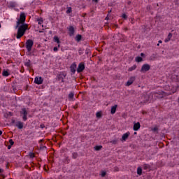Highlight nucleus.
<instances>
[{
	"instance_id": "obj_1",
	"label": "nucleus",
	"mask_w": 179,
	"mask_h": 179,
	"mask_svg": "<svg viewBox=\"0 0 179 179\" xmlns=\"http://www.w3.org/2000/svg\"><path fill=\"white\" fill-rule=\"evenodd\" d=\"M26 22V15L24 13H21L20 15V19L17 21L16 28L18 27L16 38L19 40L24 36L26 30H29V24L24 23Z\"/></svg>"
},
{
	"instance_id": "obj_2",
	"label": "nucleus",
	"mask_w": 179,
	"mask_h": 179,
	"mask_svg": "<svg viewBox=\"0 0 179 179\" xmlns=\"http://www.w3.org/2000/svg\"><path fill=\"white\" fill-rule=\"evenodd\" d=\"M167 94H171V93L168 92H164L162 91H159L156 93H152L149 97V99L147 100V101H154V100H156V99H163V97H166Z\"/></svg>"
},
{
	"instance_id": "obj_3",
	"label": "nucleus",
	"mask_w": 179,
	"mask_h": 179,
	"mask_svg": "<svg viewBox=\"0 0 179 179\" xmlns=\"http://www.w3.org/2000/svg\"><path fill=\"white\" fill-rule=\"evenodd\" d=\"M34 44V42L31 39H28L26 42V48L28 52H30L31 51V48H33V45Z\"/></svg>"
},
{
	"instance_id": "obj_4",
	"label": "nucleus",
	"mask_w": 179,
	"mask_h": 179,
	"mask_svg": "<svg viewBox=\"0 0 179 179\" xmlns=\"http://www.w3.org/2000/svg\"><path fill=\"white\" fill-rule=\"evenodd\" d=\"M150 70V65H149L148 64H145L142 66L141 69V72H142L143 73H145V72H148V71Z\"/></svg>"
},
{
	"instance_id": "obj_5",
	"label": "nucleus",
	"mask_w": 179,
	"mask_h": 179,
	"mask_svg": "<svg viewBox=\"0 0 179 179\" xmlns=\"http://www.w3.org/2000/svg\"><path fill=\"white\" fill-rule=\"evenodd\" d=\"M83 71H85V63L81 62L78 64L77 72L78 73H80V72H83Z\"/></svg>"
},
{
	"instance_id": "obj_6",
	"label": "nucleus",
	"mask_w": 179,
	"mask_h": 179,
	"mask_svg": "<svg viewBox=\"0 0 179 179\" xmlns=\"http://www.w3.org/2000/svg\"><path fill=\"white\" fill-rule=\"evenodd\" d=\"M66 76V73H60L57 76V78L59 79V80H60V82H64V79H65Z\"/></svg>"
},
{
	"instance_id": "obj_7",
	"label": "nucleus",
	"mask_w": 179,
	"mask_h": 179,
	"mask_svg": "<svg viewBox=\"0 0 179 179\" xmlns=\"http://www.w3.org/2000/svg\"><path fill=\"white\" fill-rule=\"evenodd\" d=\"M135 76L130 77L128 81L127 82L126 86H131V85H132V83L135 82Z\"/></svg>"
},
{
	"instance_id": "obj_8",
	"label": "nucleus",
	"mask_w": 179,
	"mask_h": 179,
	"mask_svg": "<svg viewBox=\"0 0 179 179\" xmlns=\"http://www.w3.org/2000/svg\"><path fill=\"white\" fill-rule=\"evenodd\" d=\"M43 78L41 77H36L34 79V83L36 85H41L43 83Z\"/></svg>"
},
{
	"instance_id": "obj_9",
	"label": "nucleus",
	"mask_w": 179,
	"mask_h": 179,
	"mask_svg": "<svg viewBox=\"0 0 179 179\" xmlns=\"http://www.w3.org/2000/svg\"><path fill=\"white\" fill-rule=\"evenodd\" d=\"M129 135H131V134L129 132H127V133L124 134L122 136V141L123 142H125V141H127L128 139V138L129 137Z\"/></svg>"
},
{
	"instance_id": "obj_10",
	"label": "nucleus",
	"mask_w": 179,
	"mask_h": 179,
	"mask_svg": "<svg viewBox=\"0 0 179 179\" xmlns=\"http://www.w3.org/2000/svg\"><path fill=\"white\" fill-rule=\"evenodd\" d=\"M71 72L75 73L76 72V63H73L70 66Z\"/></svg>"
},
{
	"instance_id": "obj_11",
	"label": "nucleus",
	"mask_w": 179,
	"mask_h": 179,
	"mask_svg": "<svg viewBox=\"0 0 179 179\" xmlns=\"http://www.w3.org/2000/svg\"><path fill=\"white\" fill-rule=\"evenodd\" d=\"M69 34L71 36H73V34H75V28H73V27L71 26L69 27Z\"/></svg>"
},
{
	"instance_id": "obj_12",
	"label": "nucleus",
	"mask_w": 179,
	"mask_h": 179,
	"mask_svg": "<svg viewBox=\"0 0 179 179\" xmlns=\"http://www.w3.org/2000/svg\"><path fill=\"white\" fill-rule=\"evenodd\" d=\"M140 129H141V123L139 122L134 123L133 127L134 131H139Z\"/></svg>"
},
{
	"instance_id": "obj_13",
	"label": "nucleus",
	"mask_w": 179,
	"mask_h": 179,
	"mask_svg": "<svg viewBox=\"0 0 179 179\" xmlns=\"http://www.w3.org/2000/svg\"><path fill=\"white\" fill-rule=\"evenodd\" d=\"M53 40L55 43H57L58 44L57 47L58 48H59V47H61V45H59V43H61V41H59V38H58V36H55Z\"/></svg>"
},
{
	"instance_id": "obj_14",
	"label": "nucleus",
	"mask_w": 179,
	"mask_h": 179,
	"mask_svg": "<svg viewBox=\"0 0 179 179\" xmlns=\"http://www.w3.org/2000/svg\"><path fill=\"white\" fill-rule=\"evenodd\" d=\"M117 105H115L111 107L110 109V114H115V112L117 111Z\"/></svg>"
},
{
	"instance_id": "obj_15",
	"label": "nucleus",
	"mask_w": 179,
	"mask_h": 179,
	"mask_svg": "<svg viewBox=\"0 0 179 179\" xmlns=\"http://www.w3.org/2000/svg\"><path fill=\"white\" fill-rule=\"evenodd\" d=\"M171 37H173V34L171 33H169L167 38L165 39V43H169L170 40H171Z\"/></svg>"
},
{
	"instance_id": "obj_16",
	"label": "nucleus",
	"mask_w": 179,
	"mask_h": 179,
	"mask_svg": "<svg viewBox=\"0 0 179 179\" xmlns=\"http://www.w3.org/2000/svg\"><path fill=\"white\" fill-rule=\"evenodd\" d=\"M16 127H17L19 129H22L23 128V123L22 122H18Z\"/></svg>"
},
{
	"instance_id": "obj_17",
	"label": "nucleus",
	"mask_w": 179,
	"mask_h": 179,
	"mask_svg": "<svg viewBox=\"0 0 179 179\" xmlns=\"http://www.w3.org/2000/svg\"><path fill=\"white\" fill-rule=\"evenodd\" d=\"M136 69V65H133L131 67L129 68V72H132V71H135Z\"/></svg>"
},
{
	"instance_id": "obj_18",
	"label": "nucleus",
	"mask_w": 179,
	"mask_h": 179,
	"mask_svg": "<svg viewBox=\"0 0 179 179\" xmlns=\"http://www.w3.org/2000/svg\"><path fill=\"white\" fill-rule=\"evenodd\" d=\"M135 61L136 62H142V61H143V59H142V57H136L135 58Z\"/></svg>"
},
{
	"instance_id": "obj_19",
	"label": "nucleus",
	"mask_w": 179,
	"mask_h": 179,
	"mask_svg": "<svg viewBox=\"0 0 179 179\" xmlns=\"http://www.w3.org/2000/svg\"><path fill=\"white\" fill-rule=\"evenodd\" d=\"M75 96V94L72 92H71L69 94V100H73V96Z\"/></svg>"
},
{
	"instance_id": "obj_20",
	"label": "nucleus",
	"mask_w": 179,
	"mask_h": 179,
	"mask_svg": "<svg viewBox=\"0 0 179 179\" xmlns=\"http://www.w3.org/2000/svg\"><path fill=\"white\" fill-rule=\"evenodd\" d=\"M137 174H138V176H141L142 174V168L138 167L137 169Z\"/></svg>"
},
{
	"instance_id": "obj_21",
	"label": "nucleus",
	"mask_w": 179,
	"mask_h": 179,
	"mask_svg": "<svg viewBox=\"0 0 179 179\" xmlns=\"http://www.w3.org/2000/svg\"><path fill=\"white\" fill-rule=\"evenodd\" d=\"M76 41H80V40H82V36L81 35H77L76 36Z\"/></svg>"
},
{
	"instance_id": "obj_22",
	"label": "nucleus",
	"mask_w": 179,
	"mask_h": 179,
	"mask_svg": "<svg viewBox=\"0 0 179 179\" xmlns=\"http://www.w3.org/2000/svg\"><path fill=\"white\" fill-rule=\"evenodd\" d=\"M103 148L101 145H96L94 147V150H101V149Z\"/></svg>"
},
{
	"instance_id": "obj_23",
	"label": "nucleus",
	"mask_w": 179,
	"mask_h": 179,
	"mask_svg": "<svg viewBox=\"0 0 179 179\" xmlns=\"http://www.w3.org/2000/svg\"><path fill=\"white\" fill-rule=\"evenodd\" d=\"M22 114H23V115H27V111L26 110V109L25 108H23L22 110Z\"/></svg>"
},
{
	"instance_id": "obj_24",
	"label": "nucleus",
	"mask_w": 179,
	"mask_h": 179,
	"mask_svg": "<svg viewBox=\"0 0 179 179\" xmlns=\"http://www.w3.org/2000/svg\"><path fill=\"white\" fill-rule=\"evenodd\" d=\"M96 118H101V112H97L96 114Z\"/></svg>"
},
{
	"instance_id": "obj_25",
	"label": "nucleus",
	"mask_w": 179,
	"mask_h": 179,
	"mask_svg": "<svg viewBox=\"0 0 179 179\" xmlns=\"http://www.w3.org/2000/svg\"><path fill=\"white\" fill-rule=\"evenodd\" d=\"M3 76H9V73L6 71L3 72Z\"/></svg>"
},
{
	"instance_id": "obj_26",
	"label": "nucleus",
	"mask_w": 179,
	"mask_h": 179,
	"mask_svg": "<svg viewBox=\"0 0 179 179\" xmlns=\"http://www.w3.org/2000/svg\"><path fill=\"white\" fill-rule=\"evenodd\" d=\"M106 174H107V173L106 171H102L101 172V177H106Z\"/></svg>"
},
{
	"instance_id": "obj_27",
	"label": "nucleus",
	"mask_w": 179,
	"mask_h": 179,
	"mask_svg": "<svg viewBox=\"0 0 179 179\" xmlns=\"http://www.w3.org/2000/svg\"><path fill=\"white\" fill-rule=\"evenodd\" d=\"M72 12V8L69 7L66 10V13H71Z\"/></svg>"
},
{
	"instance_id": "obj_28",
	"label": "nucleus",
	"mask_w": 179,
	"mask_h": 179,
	"mask_svg": "<svg viewBox=\"0 0 179 179\" xmlns=\"http://www.w3.org/2000/svg\"><path fill=\"white\" fill-rule=\"evenodd\" d=\"M10 6H11V8H15V6H16V3H13V2L10 3Z\"/></svg>"
},
{
	"instance_id": "obj_29",
	"label": "nucleus",
	"mask_w": 179,
	"mask_h": 179,
	"mask_svg": "<svg viewBox=\"0 0 179 179\" xmlns=\"http://www.w3.org/2000/svg\"><path fill=\"white\" fill-rule=\"evenodd\" d=\"M76 157H78V153L73 152V159H76Z\"/></svg>"
},
{
	"instance_id": "obj_30",
	"label": "nucleus",
	"mask_w": 179,
	"mask_h": 179,
	"mask_svg": "<svg viewBox=\"0 0 179 179\" xmlns=\"http://www.w3.org/2000/svg\"><path fill=\"white\" fill-rule=\"evenodd\" d=\"M38 24H41L43 23V18L38 20Z\"/></svg>"
},
{
	"instance_id": "obj_31",
	"label": "nucleus",
	"mask_w": 179,
	"mask_h": 179,
	"mask_svg": "<svg viewBox=\"0 0 179 179\" xmlns=\"http://www.w3.org/2000/svg\"><path fill=\"white\" fill-rule=\"evenodd\" d=\"M24 121H26V120H27V115H24L22 117Z\"/></svg>"
},
{
	"instance_id": "obj_32",
	"label": "nucleus",
	"mask_w": 179,
	"mask_h": 179,
	"mask_svg": "<svg viewBox=\"0 0 179 179\" xmlns=\"http://www.w3.org/2000/svg\"><path fill=\"white\" fill-rule=\"evenodd\" d=\"M110 143H113V145H116L117 140H113L112 141H110Z\"/></svg>"
},
{
	"instance_id": "obj_33",
	"label": "nucleus",
	"mask_w": 179,
	"mask_h": 179,
	"mask_svg": "<svg viewBox=\"0 0 179 179\" xmlns=\"http://www.w3.org/2000/svg\"><path fill=\"white\" fill-rule=\"evenodd\" d=\"M53 51H54L55 52H57V51H58V48H57V47H55V48H53Z\"/></svg>"
},
{
	"instance_id": "obj_34",
	"label": "nucleus",
	"mask_w": 179,
	"mask_h": 179,
	"mask_svg": "<svg viewBox=\"0 0 179 179\" xmlns=\"http://www.w3.org/2000/svg\"><path fill=\"white\" fill-rule=\"evenodd\" d=\"M122 17L123 19H127V15L122 14Z\"/></svg>"
},
{
	"instance_id": "obj_35",
	"label": "nucleus",
	"mask_w": 179,
	"mask_h": 179,
	"mask_svg": "<svg viewBox=\"0 0 179 179\" xmlns=\"http://www.w3.org/2000/svg\"><path fill=\"white\" fill-rule=\"evenodd\" d=\"M26 66H30V62L25 63Z\"/></svg>"
},
{
	"instance_id": "obj_36",
	"label": "nucleus",
	"mask_w": 179,
	"mask_h": 179,
	"mask_svg": "<svg viewBox=\"0 0 179 179\" xmlns=\"http://www.w3.org/2000/svg\"><path fill=\"white\" fill-rule=\"evenodd\" d=\"M9 143H10V144L11 145H13V143H14L13 140L10 139V140L9 141Z\"/></svg>"
},
{
	"instance_id": "obj_37",
	"label": "nucleus",
	"mask_w": 179,
	"mask_h": 179,
	"mask_svg": "<svg viewBox=\"0 0 179 179\" xmlns=\"http://www.w3.org/2000/svg\"><path fill=\"white\" fill-rule=\"evenodd\" d=\"M29 156H30V157H34V153H30L29 154Z\"/></svg>"
},
{
	"instance_id": "obj_38",
	"label": "nucleus",
	"mask_w": 179,
	"mask_h": 179,
	"mask_svg": "<svg viewBox=\"0 0 179 179\" xmlns=\"http://www.w3.org/2000/svg\"><path fill=\"white\" fill-rule=\"evenodd\" d=\"M144 55H145V54L141 53V57H143Z\"/></svg>"
},
{
	"instance_id": "obj_39",
	"label": "nucleus",
	"mask_w": 179,
	"mask_h": 179,
	"mask_svg": "<svg viewBox=\"0 0 179 179\" xmlns=\"http://www.w3.org/2000/svg\"><path fill=\"white\" fill-rule=\"evenodd\" d=\"M158 43H159V44H162V41H159Z\"/></svg>"
},
{
	"instance_id": "obj_40",
	"label": "nucleus",
	"mask_w": 179,
	"mask_h": 179,
	"mask_svg": "<svg viewBox=\"0 0 179 179\" xmlns=\"http://www.w3.org/2000/svg\"><path fill=\"white\" fill-rule=\"evenodd\" d=\"M2 135V131L0 130V136Z\"/></svg>"
},
{
	"instance_id": "obj_41",
	"label": "nucleus",
	"mask_w": 179,
	"mask_h": 179,
	"mask_svg": "<svg viewBox=\"0 0 179 179\" xmlns=\"http://www.w3.org/2000/svg\"><path fill=\"white\" fill-rule=\"evenodd\" d=\"M8 114H9L10 115H12V113H10V112H9Z\"/></svg>"
},
{
	"instance_id": "obj_42",
	"label": "nucleus",
	"mask_w": 179,
	"mask_h": 179,
	"mask_svg": "<svg viewBox=\"0 0 179 179\" xmlns=\"http://www.w3.org/2000/svg\"><path fill=\"white\" fill-rule=\"evenodd\" d=\"M93 1H94V2H97L98 0H93Z\"/></svg>"
},
{
	"instance_id": "obj_43",
	"label": "nucleus",
	"mask_w": 179,
	"mask_h": 179,
	"mask_svg": "<svg viewBox=\"0 0 179 179\" xmlns=\"http://www.w3.org/2000/svg\"><path fill=\"white\" fill-rule=\"evenodd\" d=\"M157 45L159 47L160 45V43H158Z\"/></svg>"
},
{
	"instance_id": "obj_44",
	"label": "nucleus",
	"mask_w": 179,
	"mask_h": 179,
	"mask_svg": "<svg viewBox=\"0 0 179 179\" xmlns=\"http://www.w3.org/2000/svg\"><path fill=\"white\" fill-rule=\"evenodd\" d=\"M134 135H136V132H134Z\"/></svg>"
},
{
	"instance_id": "obj_45",
	"label": "nucleus",
	"mask_w": 179,
	"mask_h": 179,
	"mask_svg": "<svg viewBox=\"0 0 179 179\" xmlns=\"http://www.w3.org/2000/svg\"><path fill=\"white\" fill-rule=\"evenodd\" d=\"M0 27H1V24H0Z\"/></svg>"
}]
</instances>
